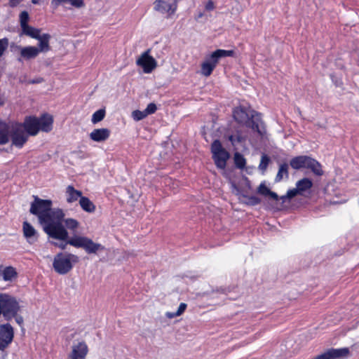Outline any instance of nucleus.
Wrapping results in <instances>:
<instances>
[{"label": "nucleus", "instance_id": "1", "mask_svg": "<svg viewBox=\"0 0 359 359\" xmlns=\"http://www.w3.org/2000/svg\"><path fill=\"white\" fill-rule=\"evenodd\" d=\"M52 205L51 200H43L34 196V201L31 203L29 212L37 216L43 231L50 237L66 241L69 233L61 224L65 214L62 209H52Z\"/></svg>", "mask_w": 359, "mask_h": 359}, {"label": "nucleus", "instance_id": "2", "mask_svg": "<svg viewBox=\"0 0 359 359\" xmlns=\"http://www.w3.org/2000/svg\"><path fill=\"white\" fill-rule=\"evenodd\" d=\"M232 115L238 123L252 129L262 138L266 135V126L262 120L261 113L250 107L239 106L233 109Z\"/></svg>", "mask_w": 359, "mask_h": 359}, {"label": "nucleus", "instance_id": "3", "mask_svg": "<svg viewBox=\"0 0 359 359\" xmlns=\"http://www.w3.org/2000/svg\"><path fill=\"white\" fill-rule=\"evenodd\" d=\"M11 145L21 149L26 143V137L22 128L17 121H3L0 120V144L4 145L9 142Z\"/></svg>", "mask_w": 359, "mask_h": 359}, {"label": "nucleus", "instance_id": "4", "mask_svg": "<svg viewBox=\"0 0 359 359\" xmlns=\"http://www.w3.org/2000/svg\"><path fill=\"white\" fill-rule=\"evenodd\" d=\"M69 244L70 245L75 248H83L88 254H96L100 251L105 250L104 245L100 243H95L92 239L86 236L74 235L70 238L66 244H60L57 246L64 250L66 248V245Z\"/></svg>", "mask_w": 359, "mask_h": 359}, {"label": "nucleus", "instance_id": "5", "mask_svg": "<svg viewBox=\"0 0 359 359\" xmlns=\"http://www.w3.org/2000/svg\"><path fill=\"white\" fill-rule=\"evenodd\" d=\"M78 261L79 257L75 255L60 252L55 256L53 267L56 273L64 275L69 273Z\"/></svg>", "mask_w": 359, "mask_h": 359}, {"label": "nucleus", "instance_id": "6", "mask_svg": "<svg viewBox=\"0 0 359 359\" xmlns=\"http://www.w3.org/2000/svg\"><path fill=\"white\" fill-rule=\"evenodd\" d=\"M290 165L294 170H300L302 168L310 169L318 176H321L323 174L320 163L309 156H295L290 160Z\"/></svg>", "mask_w": 359, "mask_h": 359}, {"label": "nucleus", "instance_id": "7", "mask_svg": "<svg viewBox=\"0 0 359 359\" xmlns=\"http://www.w3.org/2000/svg\"><path fill=\"white\" fill-rule=\"evenodd\" d=\"M224 57V50L222 49L217 50L208 55L201 65L200 74L205 77L210 76L219 60Z\"/></svg>", "mask_w": 359, "mask_h": 359}, {"label": "nucleus", "instance_id": "8", "mask_svg": "<svg viewBox=\"0 0 359 359\" xmlns=\"http://www.w3.org/2000/svg\"><path fill=\"white\" fill-rule=\"evenodd\" d=\"M151 50L148 49L142 53L136 60V65L142 67L144 73L150 74L157 67V62L151 55Z\"/></svg>", "mask_w": 359, "mask_h": 359}, {"label": "nucleus", "instance_id": "9", "mask_svg": "<svg viewBox=\"0 0 359 359\" xmlns=\"http://www.w3.org/2000/svg\"><path fill=\"white\" fill-rule=\"evenodd\" d=\"M246 137L243 135L240 130L230 133L226 131V147H229V144L234 151H238L243 148L245 144Z\"/></svg>", "mask_w": 359, "mask_h": 359}, {"label": "nucleus", "instance_id": "10", "mask_svg": "<svg viewBox=\"0 0 359 359\" xmlns=\"http://www.w3.org/2000/svg\"><path fill=\"white\" fill-rule=\"evenodd\" d=\"M211 153L216 166L224 173V149L219 140H214L211 145Z\"/></svg>", "mask_w": 359, "mask_h": 359}, {"label": "nucleus", "instance_id": "11", "mask_svg": "<svg viewBox=\"0 0 359 359\" xmlns=\"http://www.w3.org/2000/svg\"><path fill=\"white\" fill-rule=\"evenodd\" d=\"M14 338L13 327L9 323L0 325V351H5Z\"/></svg>", "mask_w": 359, "mask_h": 359}, {"label": "nucleus", "instance_id": "12", "mask_svg": "<svg viewBox=\"0 0 359 359\" xmlns=\"http://www.w3.org/2000/svg\"><path fill=\"white\" fill-rule=\"evenodd\" d=\"M27 36L38 40L39 43L37 48L38 50H40V53H46L50 50V40L51 39V36L49 34H41V29L36 28Z\"/></svg>", "mask_w": 359, "mask_h": 359}, {"label": "nucleus", "instance_id": "13", "mask_svg": "<svg viewBox=\"0 0 359 359\" xmlns=\"http://www.w3.org/2000/svg\"><path fill=\"white\" fill-rule=\"evenodd\" d=\"M38 118L34 116L26 117L24 122L20 123L22 128V132L26 137V142L28 140L29 136H35L39 132Z\"/></svg>", "mask_w": 359, "mask_h": 359}, {"label": "nucleus", "instance_id": "14", "mask_svg": "<svg viewBox=\"0 0 359 359\" xmlns=\"http://www.w3.org/2000/svg\"><path fill=\"white\" fill-rule=\"evenodd\" d=\"M154 9L168 17L172 15L177 10V3L170 0H156Z\"/></svg>", "mask_w": 359, "mask_h": 359}, {"label": "nucleus", "instance_id": "15", "mask_svg": "<svg viewBox=\"0 0 359 359\" xmlns=\"http://www.w3.org/2000/svg\"><path fill=\"white\" fill-rule=\"evenodd\" d=\"M313 187V182L307 177L299 180L296 183V188L289 189L290 196H302L304 191L309 190Z\"/></svg>", "mask_w": 359, "mask_h": 359}, {"label": "nucleus", "instance_id": "16", "mask_svg": "<svg viewBox=\"0 0 359 359\" xmlns=\"http://www.w3.org/2000/svg\"><path fill=\"white\" fill-rule=\"evenodd\" d=\"M4 304H2V312H6L9 314H16L18 311H20V306L16 299L7 294L4 295Z\"/></svg>", "mask_w": 359, "mask_h": 359}, {"label": "nucleus", "instance_id": "17", "mask_svg": "<svg viewBox=\"0 0 359 359\" xmlns=\"http://www.w3.org/2000/svg\"><path fill=\"white\" fill-rule=\"evenodd\" d=\"M88 352V348L86 342H79L76 345L73 346L69 359H85Z\"/></svg>", "mask_w": 359, "mask_h": 359}, {"label": "nucleus", "instance_id": "18", "mask_svg": "<svg viewBox=\"0 0 359 359\" xmlns=\"http://www.w3.org/2000/svg\"><path fill=\"white\" fill-rule=\"evenodd\" d=\"M20 58L19 60H29L36 58L40 53V50L38 48L33 46H27L19 48Z\"/></svg>", "mask_w": 359, "mask_h": 359}, {"label": "nucleus", "instance_id": "19", "mask_svg": "<svg viewBox=\"0 0 359 359\" xmlns=\"http://www.w3.org/2000/svg\"><path fill=\"white\" fill-rule=\"evenodd\" d=\"M23 235L29 243H34L38 239V232L34 227L27 222L22 224Z\"/></svg>", "mask_w": 359, "mask_h": 359}, {"label": "nucleus", "instance_id": "20", "mask_svg": "<svg viewBox=\"0 0 359 359\" xmlns=\"http://www.w3.org/2000/svg\"><path fill=\"white\" fill-rule=\"evenodd\" d=\"M111 134L108 128H97L94 129L90 134V140L96 142H104L109 137Z\"/></svg>", "mask_w": 359, "mask_h": 359}, {"label": "nucleus", "instance_id": "21", "mask_svg": "<svg viewBox=\"0 0 359 359\" xmlns=\"http://www.w3.org/2000/svg\"><path fill=\"white\" fill-rule=\"evenodd\" d=\"M39 130L43 132H50L53 128V118L50 114H44L38 118Z\"/></svg>", "mask_w": 359, "mask_h": 359}, {"label": "nucleus", "instance_id": "22", "mask_svg": "<svg viewBox=\"0 0 359 359\" xmlns=\"http://www.w3.org/2000/svg\"><path fill=\"white\" fill-rule=\"evenodd\" d=\"M65 196L67 202L72 203L81 199L82 192L76 190L73 186L69 185L66 188Z\"/></svg>", "mask_w": 359, "mask_h": 359}, {"label": "nucleus", "instance_id": "23", "mask_svg": "<svg viewBox=\"0 0 359 359\" xmlns=\"http://www.w3.org/2000/svg\"><path fill=\"white\" fill-rule=\"evenodd\" d=\"M28 21H29L28 13L26 11L22 12L20 15V27H21V29H22L21 34H24V35L27 36L36 29L35 27H33L29 25Z\"/></svg>", "mask_w": 359, "mask_h": 359}, {"label": "nucleus", "instance_id": "24", "mask_svg": "<svg viewBox=\"0 0 359 359\" xmlns=\"http://www.w3.org/2000/svg\"><path fill=\"white\" fill-rule=\"evenodd\" d=\"M70 4L76 8H82L85 6L83 0H52L51 5L54 8H57L60 5Z\"/></svg>", "mask_w": 359, "mask_h": 359}, {"label": "nucleus", "instance_id": "25", "mask_svg": "<svg viewBox=\"0 0 359 359\" xmlns=\"http://www.w3.org/2000/svg\"><path fill=\"white\" fill-rule=\"evenodd\" d=\"M79 205L82 210L85 212L92 213L95 210V205L87 197L82 196L79 200Z\"/></svg>", "mask_w": 359, "mask_h": 359}, {"label": "nucleus", "instance_id": "26", "mask_svg": "<svg viewBox=\"0 0 359 359\" xmlns=\"http://www.w3.org/2000/svg\"><path fill=\"white\" fill-rule=\"evenodd\" d=\"M288 168H289V165L286 163H282L280 165L278 173L275 178V181L276 182H280L283 180L284 175L286 179H288V177H289Z\"/></svg>", "mask_w": 359, "mask_h": 359}, {"label": "nucleus", "instance_id": "27", "mask_svg": "<svg viewBox=\"0 0 359 359\" xmlns=\"http://www.w3.org/2000/svg\"><path fill=\"white\" fill-rule=\"evenodd\" d=\"M16 276L17 272L12 266H7L2 271L3 279L6 281L12 280Z\"/></svg>", "mask_w": 359, "mask_h": 359}, {"label": "nucleus", "instance_id": "28", "mask_svg": "<svg viewBox=\"0 0 359 359\" xmlns=\"http://www.w3.org/2000/svg\"><path fill=\"white\" fill-rule=\"evenodd\" d=\"M65 224V227L69 230L75 231L78 229L79 226V222L73 218H67L65 219L63 217L62 220L61 221V224Z\"/></svg>", "mask_w": 359, "mask_h": 359}, {"label": "nucleus", "instance_id": "29", "mask_svg": "<svg viewBox=\"0 0 359 359\" xmlns=\"http://www.w3.org/2000/svg\"><path fill=\"white\" fill-rule=\"evenodd\" d=\"M233 161L236 168H238L243 169L246 165L245 158L238 151H236L234 153Z\"/></svg>", "mask_w": 359, "mask_h": 359}, {"label": "nucleus", "instance_id": "30", "mask_svg": "<svg viewBox=\"0 0 359 359\" xmlns=\"http://www.w3.org/2000/svg\"><path fill=\"white\" fill-rule=\"evenodd\" d=\"M105 110L104 109H100L95 112L93 113L91 118V122L93 124H96L101 121H102L105 116Z\"/></svg>", "mask_w": 359, "mask_h": 359}, {"label": "nucleus", "instance_id": "31", "mask_svg": "<svg viewBox=\"0 0 359 359\" xmlns=\"http://www.w3.org/2000/svg\"><path fill=\"white\" fill-rule=\"evenodd\" d=\"M243 196L246 199L245 203L249 205H257L261 203V199L256 196H247L243 195Z\"/></svg>", "mask_w": 359, "mask_h": 359}, {"label": "nucleus", "instance_id": "32", "mask_svg": "<svg viewBox=\"0 0 359 359\" xmlns=\"http://www.w3.org/2000/svg\"><path fill=\"white\" fill-rule=\"evenodd\" d=\"M270 162V158L266 154H262L261 157L260 163L259 165V169L263 172L266 171L269 163Z\"/></svg>", "mask_w": 359, "mask_h": 359}, {"label": "nucleus", "instance_id": "33", "mask_svg": "<svg viewBox=\"0 0 359 359\" xmlns=\"http://www.w3.org/2000/svg\"><path fill=\"white\" fill-rule=\"evenodd\" d=\"M147 116V113H145L144 110H143V111L135 110L132 113V117L136 121L142 120L144 118H146Z\"/></svg>", "mask_w": 359, "mask_h": 359}, {"label": "nucleus", "instance_id": "34", "mask_svg": "<svg viewBox=\"0 0 359 359\" xmlns=\"http://www.w3.org/2000/svg\"><path fill=\"white\" fill-rule=\"evenodd\" d=\"M8 46V39L4 38L0 39V57L3 55L4 51L7 49Z\"/></svg>", "mask_w": 359, "mask_h": 359}, {"label": "nucleus", "instance_id": "35", "mask_svg": "<svg viewBox=\"0 0 359 359\" xmlns=\"http://www.w3.org/2000/svg\"><path fill=\"white\" fill-rule=\"evenodd\" d=\"M270 189L265 185L264 182H262L257 189V192L263 196H267Z\"/></svg>", "mask_w": 359, "mask_h": 359}, {"label": "nucleus", "instance_id": "36", "mask_svg": "<svg viewBox=\"0 0 359 359\" xmlns=\"http://www.w3.org/2000/svg\"><path fill=\"white\" fill-rule=\"evenodd\" d=\"M157 109V107L154 103H150L147 105V108L144 109L145 113H147V116L149 114H154Z\"/></svg>", "mask_w": 359, "mask_h": 359}, {"label": "nucleus", "instance_id": "37", "mask_svg": "<svg viewBox=\"0 0 359 359\" xmlns=\"http://www.w3.org/2000/svg\"><path fill=\"white\" fill-rule=\"evenodd\" d=\"M6 318V320H9L11 319V317L12 316H4ZM13 317H15V321L19 325H22L23 323V318L22 316H13Z\"/></svg>", "mask_w": 359, "mask_h": 359}, {"label": "nucleus", "instance_id": "38", "mask_svg": "<svg viewBox=\"0 0 359 359\" xmlns=\"http://www.w3.org/2000/svg\"><path fill=\"white\" fill-rule=\"evenodd\" d=\"M187 307V304L181 303L175 314H182Z\"/></svg>", "mask_w": 359, "mask_h": 359}, {"label": "nucleus", "instance_id": "39", "mask_svg": "<svg viewBox=\"0 0 359 359\" xmlns=\"http://www.w3.org/2000/svg\"><path fill=\"white\" fill-rule=\"evenodd\" d=\"M294 197V196H290V195H289V190H288L287 191V194L285 195H284V196H282L279 197V199H280L283 203H285L287 199H291V198H292Z\"/></svg>", "mask_w": 359, "mask_h": 359}, {"label": "nucleus", "instance_id": "40", "mask_svg": "<svg viewBox=\"0 0 359 359\" xmlns=\"http://www.w3.org/2000/svg\"><path fill=\"white\" fill-rule=\"evenodd\" d=\"M237 53L235 50H226V57H236Z\"/></svg>", "mask_w": 359, "mask_h": 359}, {"label": "nucleus", "instance_id": "41", "mask_svg": "<svg viewBox=\"0 0 359 359\" xmlns=\"http://www.w3.org/2000/svg\"><path fill=\"white\" fill-rule=\"evenodd\" d=\"M215 8L214 4L212 1H208L205 4V9L207 11H212Z\"/></svg>", "mask_w": 359, "mask_h": 359}, {"label": "nucleus", "instance_id": "42", "mask_svg": "<svg viewBox=\"0 0 359 359\" xmlns=\"http://www.w3.org/2000/svg\"><path fill=\"white\" fill-rule=\"evenodd\" d=\"M267 196H270L272 199L275 201L279 200V196H278V194L271 190Z\"/></svg>", "mask_w": 359, "mask_h": 359}, {"label": "nucleus", "instance_id": "43", "mask_svg": "<svg viewBox=\"0 0 359 359\" xmlns=\"http://www.w3.org/2000/svg\"><path fill=\"white\" fill-rule=\"evenodd\" d=\"M22 0H9V4L11 6H16L19 4Z\"/></svg>", "mask_w": 359, "mask_h": 359}, {"label": "nucleus", "instance_id": "44", "mask_svg": "<svg viewBox=\"0 0 359 359\" xmlns=\"http://www.w3.org/2000/svg\"><path fill=\"white\" fill-rule=\"evenodd\" d=\"M5 294H0V314H1L2 304H4Z\"/></svg>", "mask_w": 359, "mask_h": 359}, {"label": "nucleus", "instance_id": "45", "mask_svg": "<svg viewBox=\"0 0 359 359\" xmlns=\"http://www.w3.org/2000/svg\"><path fill=\"white\" fill-rule=\"evenodd\" d=\"M229 157H230V154H229V151H227L226 150V161L227 159H229Z\"/></svg>", "mask_w": 359, "mask_h": 359}, {"label": "nucleus", "instance_id": "46", "mask_svg": "<svg viewBox=\"0 0 359 359\" xmlns=\"http://www.w3.org/2000/svg\"><path fill=\"white\" fill-rule=\"evenodd\" d=\"M32 2L34 4H37L39 3V0H32Z\"/></svg>", "mask_w": 359, "mask_h": 359}, {"label": "nucleus", "instance_id": "47", "mask_svg": "<svg viewBox=\"0 0 359 359\" xmlns=\"http://www.w3.org/2000/svg\"><path fill=\"white\" fill-rule=\"evenodd\" d=\"M4 104V100H1V101H0V105H3Z\"/></svg>", "mask_w": 359, "mask_h": 359}, {"label": "nucleus", "instance_id": "48", "mask_svg": "<svg viewBox=\"0 0 359 359\" xmlns=\"http://www.w3.org/2000/svg\"><path fill=\"white\" fill-rule=\"evenodd\" d=\"M175 316H172V315L168 316V317L169 318H173V317H175Z\"/></svg>", "mask_w": 359, "mask_h": 359}, {"label": "nucleus", "instance_id": "49", "mask_svg": "<svg viewBox=\"0 0 359 359\" xmlns=\"http://www.w3.org/2000/svg\"><path fill=\"white\" fill-rule=\"evenodd\" d=\"M335 85H336L337 86H339L340 85V84L338 83V81H336V82H335Z\"/></svg>", "mask_w": 359, "mask_h": 359}, {"label": "nucleus", "instance_id": "50", "mask_svg": "<svg viewBox=\"0 0 359 359\" xmlns=\"http://www.w3.org/2000/svg\"><path fill=\"white\" fill-rule=\"evenodd\" d=\"M202 16H203V14H202V13H200V14L198 15V18H201Z\"/></svg>", "mask_w": 359, "mask_h": 359}]
</instances>
